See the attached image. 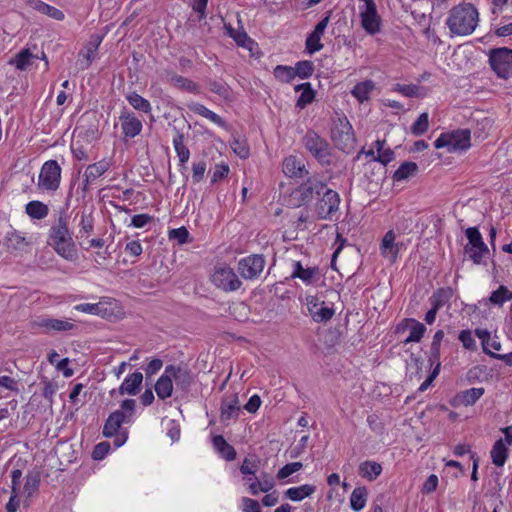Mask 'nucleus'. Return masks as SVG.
<instances>
[{
	"label": "nucleus",
	"instance_id": "obj_7",
	"mask_svg": "<svg viewBox=\"0 0 512 512\" xmlns=\"http://www.w3.org/2000/svg\"><path fill=\"white\" fill-rule=\"evenodd\" d=\"M352 126L345 115H339L333 120L331 138L335 146L342 151H349L352 143Z\"/></svg>",
	"mask_w": 512,
	"mask_h": 512
},
{
	"label": "nucleus",
	"instance_id": "obj_30",
	"mask_svg": "<svg viewBox=\"0 0 512 512\" xmlns=\"http://www.w3.org/2000/svg\"><path fill=\"white\" fill-rule=\"evenodd\" d=\"M376 89L375 82L372 80H365L354 85V98L361 104L369 102L370 95Z\"/></svg>",
	"mask_w": 512,
	"mask_h": 512
},
{
	"label": "nucleus",
	"instance_id": "obj_45",
	"mask_svg": "<svg viewBox=\"0 0 512 512\" xmlns=\"http://www.w3.org/2000/svg\"><path fill=\"white\" fill-rule=\"evenodd\" d=\"M314 308V306H312ZM334 315V310L327 305L324 301L316 309H311L310 316L315 322H326Z\"/></svg>",
	"mask_w": 512,
	"mask_h": 512
},
{
	"label": "nucleus",
	"instance_id": "obj_34",
	"mask_svg": "<svg viewBox=\"0 0 512 512\" xmlns=\"http://www.w3.org/2000/svg\"><path fill=\"white\" fill-rule=\"evenodd\" d=\"M453 296V290L450 287L439 288L433 292L429 298L431 307L440 310Z\"/></svg>",
	"mask_w": 512,
	"mask_h": 512
},
{
	"label": "nucleus",
	"instance_id": "obj_49",
	"mask_svg": "<svg viewBox=\"0 0 512 512\" xmlns=\"http://www.w3.org/2000/svg\"><path fill=\"white\" fill-rule=\"evenodd\" d=\"M429 128V115L423 112L411 126V133L414 136H421L427 132Z\"/></svg>",
	"mask_w": 512,
	"mask_h": 512
},
{
	"label": "nucleus",
	"instance_id": "obj_59",
	"mask_svg": "<svg viewBox=\"0 0 512 512\" xmlns=\"http://www.w3.org/2000/svg\"><path fill=\"white\" fill-rule=\"evenodd\" d=\"M189 232L185 227L172 229L169 231V239L176 240L179 244L188 242Z\"/></svg>",
	"mask_w": 512,
	"mask_h": 512
},
{
	"label": "nucleus",
	"instance_id": "obj_48",
	"mask_svg": "<svg viewBox=\"0 0 512 512\" xmlns=\"http://www.w3.org/2000/svg\"><path fill=\"white\" fill-rule=\"evenodd\" d=\"M315 273V268H303L300 262H296L294 264V271L292 273V277H297L304 281L305 283H311L313 281Z\"/></svg>",
	"mask_w": 512,
	"mask_h": 512
},
{
	"label": "nucleus",
	"instance_id": "obj_28",
	"mask_svg": "<svg viewBox=\"0 0 512 512\" xmlns=\"http://www.w3.org/2000/svg\"><path fill=\"white\" fill-rule=\"evenodd\" d=\"M212 444L215 450L227 461H233L236 458V451L222 435H216L212 438Z\"/></svg>",
	"mask_w": 512,
	"mask_h": 512
},
{
	"label": "nucleus",
	"instance_id": "obj_50",
	"mask_svg": "<svg viewBox=\"0 0 512 512\" xmlns=\"http://www.w3.org/2000/svg\"><path fill=\"white\" fill-rule=\"evenodd\" d=\"M275 78L283 83H289L295 78L294 67L278 65L273 72Z\"/></svg>",
	"mask_w": 512,
	"mask_h": 512
},
{
	"label": "nucleus",
	"instance_id": "obj_14",
	"mask_svg": "<svg viewBox=\"0 0 512 512\" xmlns=\"http://www.w3.org/2000/svg\"><path fill=\"white\" fill-rule=\"evenodd\" d=\"M324 189L325 184L323 182L316 177H309L294 191V194L301 203H307L311 201L315 195L320 196Z\"/></svg>",
	"mask_w": 512,
	"mask_h": 512
},
{
	"label": "nucleus",
	"instance_id": "obj_60",
	"mask_svg": "<svg viewBox=\"0 0 512 512\" xmlns=\"http://www.w3.org/2000/svg\"><path fill=\"white\" fill-rule=\"evenodd\" d=\"M229 173V166L226 164H219L214 167L211 175V183H217L225 178Z\"/></svg>",
	"mask_w": 512,
	"mask_h": 512
},
{
	"label": "nucleus",
	"instance_id": "obj_1",
	"mask_svg": "<svg viewBox=\"0 0 512 512\" xmlns=\"http://www.w3.org/2000/svg\"><path fill=\"white\" fill-rule=\"evenodd\" d=\"M479 22V13L472 3H461L452 7L446 19V25L451 35H471Z\"/></svg>",
	"mask_w": 512,
	"mask_h": 512
},
{
	"label": "nucleus",
	"instance_id": "obj_40",
	"mask_svg": "<svg viewBox=\"0 0 512 512\" xmlns=\"http://www.w3.org/2000/svg\"><path fill=\"white\" fill-rule=\"evenodd\" d=\"M295 90L301 91V94L296 103L297 107H299L301 109H303L305 106L310 104L315 98V93H314L313 89L311 88L310 83H303V84L297 85L295 87Z\"/></svg>",
	"mask_w": 512,
	"mask_h": 512
},
{
	"label": "nucleus",
	"instance_id": "obj_33",
	"mask_svg": "<svg viewBox=\"0 0 512 512\" xmlns=\"http://www.w3.org/2000/svg\"><path fill=\"white\" fill-rule=\"evenodd\" d=\"M172 377L164 371V374L157 380L155 391L160 399H166L171 396L173 390Z\"/></svg>",
	"mask_w": 512,
	"mask_h": 512
},
{
	"label": "nucleus",
	"instance_id": "obj_38",
	"mask_svg": "<svg viewBox=\"0 0 512 512\" xmlns=\"http://www.w3.org/2000/svg\"><path fill=\"white\" fill-rule=\"evenodd\" d=\"M393 91L401 93L406 97L422 98L426 95L425 88L415 84L405 85L397 83L394 85Z\"/></svg>",
	"mask_w": 512,
	"mask_h": 512
},
{
	"label": "nucleus",
	"instance_id": "obj_24",
	"mask_svg": "<svg viewBox=\"0 0 512 512\" xmlns=\"http://www.w3.org/2000/svg\"><path fill=\"white\" fill-rule=\"evenodd\" d=\"M26 4L38 11L41 14L47 15L48 17L61 21L64 19V13L56 7L50 6L41 0H26Z\"/></svg>",
	"mask_w": 512,
	"mask_h": 512
},
{
	"label": "nucleus",
	"instance_id": "obj_23",
	"mask_svg": "<svg viewBox=\"0 0 512 512\" xmlns=\"http://www.w3.org/2000/svg\"><path fill=\"white\" fill-rule=\"evenodd\" d=\"M239 409L240 407L237 395H232L230 399H224L221 405V422L227 423L232 419H237Z\"/></svg>",
	"mask_w": 512,
	"mask_h": 512
},
{
	"label": "nucleus",
	"instance_id": "obj_20",
	"mask_svg": "<svg viewBox=\"0 0 512 512\" xmlns=\"http://www.w3.org/2000/svg\"><path fill=\"white\" fill-rule=\"evenodd\" d=\"M411 323L412 326L410 328V334L405 339L404 343H412V342H420L424 333L426 332V327L423 323L413 319V318H405L396 328V332H400L401 330H405L408 327V324Z\"/></svg>",
	"mask_w": 512,
	"mask_h": 512
},
{
	"label": "nucleus",
	"instance_id": "obj_42",
	"mask_svg": "<svg viewBox=\"0 0 512 512\" xmlns=\"http://www.w3.org/2000/svg\"><path fill=\"white\" fill-rule=\"evenodd\" d=\"M168 79L175 87L179 89L189 92H196L198 90L197 84L186 77L177 75L175 73H168Z\"/></svg>",
	"mask_w": 512,
	"mask_h": 512
},
{
	"label": "nucleus",
	"instance_id": "obj_61",
	"mask_svg": "<svg viewBox=\"0 0 512 512\" xmlns=\"http://www.w3.org/2000/svg\"><path fill=\"white\" fill-rule=\"evenodd\" d=\"M231 147L240 158L245 159L249 156V148L244 142L235 139L231 143Z\"/></svg>",
	"mask_w": 512,
	"mask_h": 512
},
{
	"label": "nucleus",
	"instance_id": "obj_54",
	"mask_svg": "<svg viewBox=\"0 0 512 512\" xmlns=\"http://www.w3.org/2000/svg\"><path fill=\"white\" fill-rule=\"evenodd\" d=\"M79 226H80L81 237H84V236L88 237L89 234L93 231V227H94V219H93L91 213L83 212L81 214Z\"/></svg>",
	"mask_w": 512,
	"mask_h": 512
},
{
	"label": "nucleus",
	"instance_id": "obj_19",
	"mask_svg": "<svg viewBox=\"0 0 512 512\" xmlns=\"http://www.w3.org/2000/svg\"><path fill=\"white\" fill-rule=\"evenodd\" d=\"M110 168V164L106 160H101L99 162L93 163L89 165L84 173L83 179V191H88L90 185L99 177H101L108 169Z\"/></svg>",
	"mask_w": 512,
	"mask_h": 512
},
{
	"label": "nucleus",
	"instance_id": "obj_57",
	"mask_svg": "<svg viewBox=\"0 0 512 512\" xmlns=\"http://www.w3.org/2000/svg\"><path fill=\"white\" fill-rule=\"evenodd\" d=\"M39 476L37 474H28L26 476V481L24 485V493L27 496H31L34 492H36L39 488Z\"/></svg>",
	"mask_w": 512,
	"mask_h": 512
},
{
	"label": "nucleus",
	"instance_id": "obj_11",
	"mask_svg": "<svg viewBox=\"0 0 512 512\" xmlns=\"http://www.w3.org/2000/svg\"><path fill=\"white\" fill-rule=\"evenodd\" d=\"M465 234L469 241L465 246V252L469 254L475 264H480L483 256L489 253V249L476 227L467 228Z\"/></svg>",
	"mask_w": 512,
	"mask_h": 512
},
{
	"label": "nucleus",
	"instance_id": "obj_43",
	"mask_svg": "<svg viewBox=\"0 0 512 512\" xmlns=\"http://www.w3.org/2000/svg\"><path fill=\"white\" fill-rule=\"evenodd\" d=\"M48 212V206L40 201H31L26 205V213L33 219H43Z\"/></svg>",
	"mask_w": 512,
	"mask_h": 512
},
{
	"label": "nucleus",
	"instance_id": "obj_64",
	"mask_svg": "<svg viewBox=\"0 0 512 512\" xmlns=\"http://www.w3.org/2000/svg\"><path fill=\"white\" fill-rule=\"evenodd\" d=\"M110 445L107 442H101L97 444L92 452V457L95 460L103 459L109 452Z\"/></svg>",
	"mask_w": 512,
	"mask_h": 512
},
{
	"label": "nucleus",
	"instance_id": "obj_26",
	"mask_svg": "<svg viewBox=\"0 0 512 512\" xmlns=\"http://www.w3.org/2000/svg\"><path fill=\"white\" fill-rule=\"evenodd\" d=\"M394 242L395 234L390 230L384 235L381 243V254L391 263L395 262L399 252L398 247Z\"/></svg>",
	"mask_w": 512,
	"mask_h": 512
},
{
	"label": "nucleus",
	"instance_id": "obj_22",
	"mask_svg": "<svg viewBox=\"0 0 512 512\" xmlns=\"http://www.w3.org/2000/svg\"><path fill=\"white\" fill-rule=\"evenodd\" d=\"M100 42L101 39L98 36H95L93 40H91L85 46L84 50L79 53L80 58L78 60V64L80 69L85 70L91 65L95 58Z\"/></svg>",
	"mask_w": 512,
	"mask_h": 512
},
{
	"label": "nucleus",
	"instance_id": "obj_36",
	"mask_svg": "<svg viewBox=\"0 0 512 512\" xmlns=\"http://www.w3.org/2000/svg\"><path fill=\"white\" fill-rule=\"evenodd\" d=\"M316 490L314 485L304 484L298 487L289 488L285 494L292 501H301L306 497L311 496Z\"/></svg>",
	"mask_w": 512,
	"mask_h": 512
},
{
	"label": "nucleus",
	"instance_id": "obj_5",
	"mask_svg": "<svg viewBox=\"0 0 512 512\" xmlns=\"http://www.w3.org/2000/svg\"><path fill=\"white\" fill-rule=\"evenodd\" d=\"M210 280L218 289L224 292H233L238 290L242 281L235 273L234 269L226 264H218L214 267Z\"/></svg>",
	"mask_w": 512,
	"mask_h": 512
},
{
	"label": "nucleus",
	"instance_id": "obj_44",
	"mask_svg": "<svg viewBox=\"0 0 512 512\" xmlns=\"http://www.w3.org/2000/svg\"><path fill=\"white\" fill-rule=\"evenodd\" d=\"M173 145L179 158L180 164L184 165L189 160L190 152L189 149L184 145L183 134L177 132L173 138Z\"/></svg>",
	"mask_w": 512,
	"mask_h": 512
},
{
	"label": "nucleus",
	"instance_id": "obj_29",
	"mask_svg": "<svg viewBox=\"0 0 512 512\" xmlns=\"http://www.w3.org/2000/svg\"><path fill=\"white\" fill-rule=\"evenodd\" d=\"M382 473V466L375 461H364L359 464L358 474L368 480L374 481Z\"/></svg>",
	"mask_w": 512,
	"mask_h": 512
},
{
	"label": "nucleus",
	"instance_id": "obj_17",
	"mask_svg": "<svg viewBox=\"0 0 512 512\" xmlns=\"http://www.w3.org/2000/svg\"><path fill=\"white\" fill-rule=\"evenodd\" d=\"M329 23V16L324 17L314 28V30L308 35L306 39V50L313 54L322 49L321 38L324 31Z\"/></svg>",
	"mask_w": 512,
	"mask_h": 512
},
{
	"label": "nucleus",
	"instance_id": "obj_47",
	"mask_svg": "<svg viewBox=\"0 0 512 512\" xmlns=\"http://www.w3.org/2000/svg\"><path fill=\"white\" fill-rule=\"evenodd\" d=\"M512 300V291L506 286L501 285L495 291H493L489 297V301L494 305H503L504 302Z\"/></svg>",
	"mask_w": 512,
	"mask_h": 512
},
{
	"label": "nucleus",
	"instance_id": "obj_3",
	"mask_svg": "<svg viewBox=\"0 0 512 512\" xmlns=\"http://www.w3.org/2000/svg\"><path fill=\"white\" fill-rule=\"evenodd\" d=\"M436 149L446 148L449 153L466 151L471 146V133L468 129H458L442 133L434 142Z\"/></svg>",
	"mask_w": 512,
	"mask_h": 512
},
{
	"label": "nucleus",
	"instance_id": "obj_9",
	"mask_svg": "<svg viewBox=\"0 0 512 512\" xmlns=\"http://www.w3.org/2000/svg\"><path fill=\"white\" fill-rule=\"evenodd\" d=\"M322 196L315 204V212L319 219H331L336 214L340 204L337 192L325 186Z\"/></svg>",
	"mask_w": 512,
	"mask_h": 512
},
{
	"label": "nucleus",
	"instance_id": "obj_10",
	"mask_svg": "<svg viewBox=\"0 0 512 512\" xmlns=\"http://www.w3.org/2000/svg\"><path fill=\"white\" fill-rule=\"evenodd\" d=\"M61 178V168L57 161H46L40 171L38 177V186L47 191H55L58 189Z\"/></svg>",
	"mask_w": 512,
	"mask_h": 512
},
{
	"label": "nucleus",
	"instance_id": "obj_32",
	"mask_svg": "<svg viewBox=\"0 0 512 512\" xmlns=\"http://www.w3.org/2000/svg\"><path fill=\"white\" fill-rule=\"evenodd\" d=\"M188 108L193 113L198 114V115L210 120L211 122L217 124L218 126H224V124H225L224 120L219 115H217L215 112L209 110L203 104L194 102V103L189 104Z\"/></svg>",
	"mask_w": 512,
	"mask_h": 512
},
{
	"label": "nucleus",
	"instance_id": "obj_46",
	"mask_svg": "<svg viewBox=\"0 0 512 512\" xmlns=\"http://www.w3.org/2000/svg\"><path fill=\"white\" fill-rule=\"evenodd\" d=\"M126 99L129 104L138 111L149 113L152 109L150 102L136 92L128 94Z\"/></svg>",
	"mask_w": 512,
	"mask_h": 512
},
{
	"label": "nucleus",
	"instance_id": "obj_53",
	"mask_svg": "<svg viewBox=\"0 0 512 512\" xmlns=\"http://www.w3.org/2000/svg\"><path fill=\"white\" fill-rule=\"evenodd\" d=\"M295 77L308 78L314 72V65L311 61H299L294 67Z\"/></svg>",
	"mask_w": 512,
	"mask_h": 512
},
{
	"label": "nucleus",
	"instance_id": "obj_13",
	"mask_svg": "<svg viewBox=\"0 0 512 512\" xmlns=\"http://www.w3.org/2000/svg\"><path fill=\"white\" fill-rule=\"evenodd\" d=\"M304 145L310 153L321 162H328L329 145L316 132L308 131L303 139Z\"/></svg>",
	"mask_w": 512,
	"mask_h": 512
},
{
	"label": "nucleus",
	"instance_id": "obj_39",
	"mask_svg": "<svg viewBox=\"0 0 512 512\" xmlns=\"http://www.w3.org/2000/svg\"><path fill=\"white\" fill-rule=\"evenodd\" d=\"M418 165L415 162H403L393 174V180L402 181L406 180L416 174Z\"/></svg>",
	"mask_w": 512,
	"mask_h": 512
},
{
	"label": "nucleus",
	"instance_id": "obj_62",
	"mask_svg": "<svg viewBox=\"0 0 512 512\" xmlns=\"http://www.w3.org/2000/svg\"><path fill=\"white\" fill-rule=\"evenodd\" d=\"M153 220V217L148 214H137L131 219V225L135 228H143Z\"/></svg>",
	"mask_w": 512,
	"mask_h": 512
},
{
	"label": "nucleus",
	"instance_id": "obj_55",
	"mask_svg": "<svg viewBox=\"0 0 512 512\" xmlns=\"http://www.w3.org/2000/svg\"><path fill=\"white\" fill-rule=\"evenodd\" d=\"M328 485L331 486V493L338 494V490L336 487H339L343 491V493H346L349 488V483L346 482V479L341 483L340 476L337 473H333L328 476L327 479ZM329 497H332V494L329 495Z\"/></svg>",
	"mask_w": 512,
	"mask_h": 512
},
{
	"label": "nucleus",
	"instance_id": "obj_18",
	"mask_svg": "<svg viewBox=\"0 0 512 512\" xmlns=\"http://www.w3.org/2000/svg\"><path fill=\"white\" fill-rule=\"evenodd\" d=\"M123 134L126 138H134L142 130V122L130 112H122L119 117Z\"/></svg>",
	"mask_w": 512,
	"mask_h": 512
},
{
	"label": "nucleus",
	"instance_id": "obj_37",
	"mask_svg": "<svg viewBox=\"0 0 512 512\" xmlns=\"http://www.w3.org/2000/svg\"><path fill=\"white\" fill-rule=\"evenodd\" d=\"M490 454L494 465L502 467L505 464L508 456V450L502 439H499L494 443Z\"/></svg>",
	"mask_w": 512,
	"mask_h": 512
},
{
	"label": "nucleus",
	"instance_id": "obj_27",
	"mask_svg": "<svg viewBox=\"0 0 512 512\" xmlns=\"http://www.w3.org/2000/svg\"><path fill=\"white\" fill-rule=\"evenodd\" d=\"M36 59H38L37 55L33 54L29 48H24L10 59L9 64L14 65L18 70L24 71L28 69Z\"/></svg>",
	"mask_w": 512,
	"mask_h": 512
},
{
	"label": "nucleus",
	"instance_id": "obj_41",
	"mask_svg": "<svg viewBox=\"0 0 512 512\" xmlns=\"http://www.w3.org/2000/svg\"><path fill=\"white\" fill-rule=\"evenodd\" d=\"M75 309L83 313L98 315L103 318L108 315L107 307L102 302L78 304L75 306Z\"/></svg>",
	"mask_w": 512,
	"mask_h": 512
},
{
	"label": "nucleus",
	"instance_id": "obj_56",
	"mask_svg": "<svg viewBox=\"0 0 512 512\" xmlns=\"http://www.w3.org/2000/svg\"><path fill=\"white\" fill-rule=\"evenodd\" d=\"M207 164L204 160L193 162L192 164V180L193 183H199L203 180L206 172Z\"/></svg>",
	"mask_w": 512,
	"mask_h": 512
},
{
	"label": "nucleus",
	"instance_id": "obj_35",
	"mask_svg": "<svg viewBox=\"0 0 512 512\" xmlns=\"http://www.w3.org/2000/svg\"><path fill=\"white\" fill-rule=\"evenodd\" d=\"M225 29L227 31V34L235 40V42L244 48H247L249 50L252 49V46L254 45L253 40L247 35L244 29H234L230 25L225 24Z\"/></svg>",
	"mask_w": 512,
	"mask_h": 512
},
{
	"label": "nucleus",
	"instance_id": "obj_52",
	"mask_svg": "<svg viewBox=\"0 0 512 512\" xmlns=\"http://www.w3.org/2000/svg\"><path fill=\"white\" fill-rule=\"evenodd\" d=\"M368 490L365 486L354 488V511H360L366 505Z\"/></svg>",
	"mask_w": 512,
	"mask_h": 512
},
{
	"label": "nucleus",
	"instance_id": "obj_21",
	"mask_svg": "<svg viewBox=\"0 0 512 512\" xmlns=\"http://www.w3.org/2000/svg\"><path fill=\"white\" fill-rule=\"evenodd\" d=\"M166 373H169L176 386L181 390H186L192 383L191 372L184 367L168 365Z\"/></svg>",
	"mask_w": 512,
	"mask_h": 512
},
{
	"label": "nucleus",
	"instance_id": "obj_8",
	"mask_svg": "<svg viewBox=\"0 0 512 512\" xmlns=\"http://www.w3.org/2000/svg\"><path fill=\"white\" fill-rule=\"evenodd\" d=\"M489 63L500 78H508L512 73V49L502 47L490 51Z\"/></svg>",
	"mask_w": 512,
	"mask_h": 512
},
{
	"label": "nucleus",
	"instance_id": "obj_51",
	"mask_svg": "<svg viewBox=\"0 0 512 512\" xmlns=\"http://www.w3.org/2000/svg\"><path fill=\"white\" fill-rule=\"evenodd\" d=\"M484 388H470L462 392L461 401L465 406L474 405L484 394Z\"/></svg>",
	"mask_w": 512,
	"mask_h": 512
},
{
	"label": "nucleus",
	"instance_id": "obj_16",
	"mask_svg": "<svg viewBox=\"0 0 512 512\" xmlns=\"http://www.w3.org/2000/svg\"><path fill=\"white\" fill-rule=\"evenodd\" d=\"M282 168L284 174L291 178H304L309 174L305 168L304 160L293 155L284 159Z\"/></svg>",
	"mask_w": 512,
	"mask_h": 512
},
{
	"label": "nucleus",
	"instance_id": "obj_25",
	"mask_svg": "<svg viewBox=\"0 0 512 512\" xmlns=\"http://www.w3.org/2000/svg\"><path fill=\"white\" fill-rule=\"evenodd\" d=\"M143 381V375L141 372H134L131 375H129L121 386L119 387V394H129V395H136L139 390L140 386Z\"/></svg>",
	"mask_w": 512,
	"mask_h": 512
},
{
	"label": "nucleus",
	"instance_id": "obj_31",
	"mask_svg": "<svg viewBox=\"0 0 512 512\" xmlns=\"http://www.w3.org/2000/svg\"><path fill=\"white\" fill-rule=\"evenodd\" d=\"M385 141L377 140L375 142V148L377 150V156H374V150L371 149L367 152V155L373 156V160L386 166L394 158V152L390 148L384 149Z\"/></svg>",
	"mask_w": 512,
	"mask_h": 512
},
{
	"label": "nucleus",
	"instance_id": "obj_2",
	"mask_svg": "<svg viewBox=\"0 0 512 512\" xmlns=\"http://www.w3.org/2000/svg\"><path fill=\"white\" fill-rule=\"evenodd\" d=\"M48 244L58 255L68 261L77 259L75 243L70 235L67 216L60 214L57 221L52 225L49 232Z\"/></svg>",
	"mask_w": 512,
	"mask_h": 512
},
{
	"label": "nucleus",
	"instance_id": "obj_58",
	"mask_svg": "<svg viewBox=\"0 0 512 512\" xmlns=\"http://www.w3.org/2000/svg\"><path fill=\"white\" fill-rule=\"evenodd\" d=\"M301 462H293L283 466L277 473L278 479H285L302 468Z\"/></svg>",
	"mask_w": 512,
	"mask_h": 512
},
{
	"label": "nucleus",
	"instance_id": "obj_6",
	"mask_svg": "<svg viewBox=\"0 0 512 512\" xmlns=\"http://www.w3.org/2000/svg\"><path fill=\"white\" fill-rule=\"evenodd\" d=\"M363 3L360 5L359 16L361 19V26L369 35H375L380 32L382 19L378 14L374 0H358Z\"/></svg>",
	"mask_w": 512,
	"mask_h": 512
},
{
	"label": "nucleus",
	"instance_id": "obj_63",
	"mask_svg": "<svg viewBox=\"0 0 512 512\" xmlns=\"http://www.w3.org/2000/svg\"><path fill=\"white\" fill-rule=\"evenodd\" d=\"M242 510L243 512H261L258 501L248 497L242 498Z\"/></svg>",
	"mask_w": 512,
	"mask_h": 512
},
{
	"label": "nucleus",
	"instance_id": "obj_15",
	"mask_svg": "<svg viewBox=\"0 0 512 512\" xmlns=\"http://www.w3.org/2000/svg\"><path fill=\"white\" fill-rule=\"evenodd\" d=\"M32 327L43 329V332L46 333H49L50 331L66 332L74 329L75 324L69 320L39 318L32 322Z\"/></svg>",
	"mask_w": 512,
	"mask_h": 512
},
{
	"label": "nucleus",
	"instance_id": "obj_12",
	"mask_svg": "<svg viewBox=\"0 0 512 512\" xmlns=\"http://www.w3.org/2000/svg\"><path fill=\"white\" fill-rule=\"evenodd\" d=\"M266 261L263 255L253 254L244 257L238 262V272L246 280L257 279L264 270Z\"/></svg>",
	"mask_w": 512,
	"mask_h": 512
},
{
	"label": "nucleus",
	"instance_id": "obj_4",
	"mask_svg": "<svg viewBox=\"0 0 512 512\" xmlns=\"http://www.w3.org/2000/svg\"><path fill=\"white\" fill-rule=\"evenodd\" d=\"M136 402L133 399H126L121 404V410L114 411L108 417L103 428V435L105 437H112L117 434L123 423L130 422Z\"/></svg>",
	"mask_w": 512,
	"mask_h": 512
}]
</instances>
